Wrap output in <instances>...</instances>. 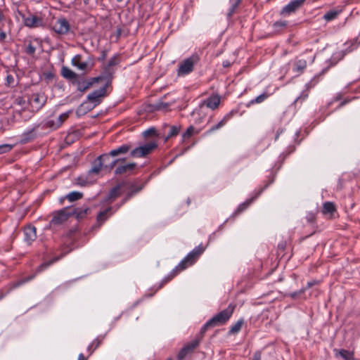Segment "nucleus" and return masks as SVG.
I'll return each instance as SVG.
<instances>
[{
  "label": "nucleus",
  "mask_w": 360,
  "mask_h": 360,
  "mask_svg": "<svg viewBox=\"0 0 360 360\" xmlns=\"http://www.w3.org/2000/svg\"><path fill=\"white\" fill-rule=\"evenodd\" d=\"M24 25L30 28L44 27L45 22L41 16L29 13L28 15H21Z\"/></svg>",
  "instance_id": "obj_9"
},
{
  "label": "nucleus",
  "mask_w": 360,
  "mask_h": 360,
  "mask_svg": "<svg viewBox=\"0 0 360 360\" xmlns=\"http://www.w3.org/2000/svg\"><path fill=\"white\" fill-rule=\"evenodd\" d=\"M103 155H107L108 156V160H102L103 169H107L108 171H111L112 169H114L115 166L117 165V163L122 162V160H118L117 158H115L111 160L110 158H112V155H110V152L108 153H104Z\"/></svg>",
  "instance_id": "obj_25"
},
{
  "label": "nucleus",
  "mask_w": 360,
  "mask_h": 360,
  "mask_svg": "<svg viewBox=\"0 0 360 360\" xmlns=\"http://www.w3.org/2000/svg\"><path fill=\"white\" fill-rule=\"evenodd\" d=\"M129 199L130 198H128V195H126V196L121 201L120 204L117 206V210H118L122 205L125 204Z\"/></svg>",
  "instance_id": "obj_58"
},
{
  "label": "nucleus",
  "mask_w": 360,
  "mask_h": 360,
  "mask_svg": "<svg viewBox=\"0 0 360 360\" xmlns=\"http://www.w3.org/2000/svg\"><path fill=\"white\" fill-rule=\"evenodd\" d=\"M14 82H15V79H14V77L13 75H8L6 76V86H13Z\"/></svg>",
  "instance_id": "obj_51"
},
{
  "label": "nucleus",
  "mask_w": 360,
  "mask_h": 360,
  "mask_svg": "<svg viewBox=\"0 0 360 360\" xmlns=\"http://www.w3.org/2000/svg\"><path fill=\"white\" fill-rule=\"evenodd\" d=\"M306 0H292L287 5H285L280 11V15L282 16H288L295 13L300 9L304 4Z\"/></svg>",
  "instance_id": "obj_10"
},
{
  "label": "nucleus",
  "mask_w": 360,
  "mask_h": 360,
  "mask_svg": "<svg viewBox=\"0 0 360 360\" xmlns=\"http://www.w3.org/2000/svg\"><path fill=\"white\" fill-rule=\"evenodd\" d=\"M307 67V62L304 60H298L295 62L294 67H293V71L300 74L303 72V70Z\"/></svg>",
  "instance_id": "obj_35"
},
{
  "label": "nucleus",
  "mask_w": 360,
  "mask_h": 360,
  "mask_svg": "<svg viewBox=\"0 0 360 360\" xmlns=\"http://www.w3.org/2000/svg\"><path fill=\"white\" fill-rule=\"evenodd\" d=\"M36 48L31 44L29 43L25 48V52L30 56H33L35 53Z\"/></svg>",
  "instance_id": "obj_46"
},
{
  "label": "nucleus",
  "mask_w": 360,
  "mask_h": 360,
  "mask_svg": "<svg viewBox=\"0 0 360 360\" xmlns=\"http://www.w3.org/2000/svg\"><path fill=\"white\" fill-rule=\"evenodd\" d=\"M41 124H35L32 129L23 132L21 135L20 142L26 143L36 138L35 131L40 128Z\"/></svg>",
  "instance_id": "obj_21"
},
{
  "label": "nucleus",
  "mask_w": 360,
  "mask_h": 360,
  "mask_svg": "<svg viewBox=\"0 0 360 360\" xmlns=\"http://www.w3.org/2000/svg\"><path fill=\"white\" fill-rule=\"evenodd\" d=\"M107 88L108 86L103 85L101 89L92 91L87 96V100L94 103L95 106L100 104L102 98L106 96Z\"/></svg>",
  "instance_id": "obj_13"
},
{
  "label": "nucleus",
  "mask_w": 360,
  "mask_h": 360,
  "mask_svg": "<svg viewBox=\"0 0 360 360\" xmlns=\"http://www.w3.org/2000/svg\"><path fill=\"white\" fill-rule=\"evenodd\" d=\"M142 134H143V136L144 137H148V136H150L155 135L156 134V129L154 127L149 128V129L145 130L142 133Z\"/></svg>",
  "instance_id": "obj_47"
},
{
  "label": "nucleus",
  "mask_w": 360,
  "mask_h": 360,
  "mask_svg": "<svg viewBox=\"0 0 360 360\" xmlns=\"http://www.w3.org/2000/svg\"><path fill=\"white\" fill-rule=\"evenodd\" d=\"M306 290V288H302L300 289V290L298 291H296V292H293L292 293L290 294V296L293 298V299H295L297 297H298L300 295L304 293Z\"/></svg>",
  "instance_id": "obj_52"
},
{
  "label": "nucleus",
  "mask_w": 360,
  "mask_h": 360,
  "mask_svg": "<svg viewBox=\"0 0 360 360\" xmlns=\"http://www.w3.org/2000/svg\"><path fill=\"white\" fill-rule=\"evenodd\" d=\"M52 30L60 35H65L70 32V25L67 19L60 18L56 20L52 26Z\"/></svg>",
  "instance_id": "obj_11"
},
{
  "label": "nucleus",
  "mask_w": 360,
  "mask_h": 360,
  "mask_svg": "<svg viewBox=\"0 0 360 360\" xmlns=\"http://www.w3.org/2000/svg\"><path fill=\"white\" fill-rule=\"evenodd\" d=\"M334 352L335 353V356H338V355L341 356L344 360H354V353L348 351L347 349H334Z\"/></svg>",
  "instance_id": "obj_29"
},
{
  "label": "nucleus",
  "mask_w": 360,
  "mask_h": 360,
  "mask_svg": "<svg viewBox=\"0 0 360 360\" xmlns=\"http://www.w3.org/2000/svg\"><path fill=\"white\" fill-rule=\"evenodd\" d=\"M129 199L130 198H128V195H126V196L121 201L120 204L117 206V210H118L122 205L125 204Z\"/></svg>",
  "instance_id": "obj_59"
},
{
  "label": "nucleus",
  "mask_w": 360,
  "mask_h": 360,
  "mask_svg": "<svg viewBox=\"0 0 360 360\" xmlns=\"http://www.w3.org/2000/svg\"><path fill=\"white\" fill-rule=\"evenodd\" d=\"M273 26L275 29L283 28L287 26V22L285 20H278L275 22Z\"/></svg>",
  "instance_id": "obj_49"
},
{
  "label": "nucleus",
  "mask_w": 360,
  "mask_h": 360,
  "mask_svg": "<svg viewBox=\"0 0 360 360\" xmlns=\"http://www.w3.org/2000/svg\"><path fill=\"white\" fill-rule=\"evenodd\" d=\"M37 238V230L34 226H28L24 229V240L30 245Z\"/></svg>",
  "instance_id": "obj_20"
},
{
  "label": "nucleus",
  "mask_w": 360,
  "mask_h": 360,
  "mask_svg": "<svg viewBox=\"0 0 360 360\" xmlns=\"http://www.w3.org/2000/svg\"><path fill=\"white\" fill-rule=\"evenodd\" d=\"M68 117H69V112H64V113L61 114L60 115H59L58 117H57L56 120L58 125H59V127H60L63 124V123L64 122V121L68 119Z\"/></svg>",
  "instance_id": "obj_42"
},
{
  "label": "nucleus",
  "mask_w": 360,
  "mask_h": 360,
  "mask_svg": "<svg viewBox=\"0 0 360 360\" xmlns=\"http://www.w3.org/2000/svg\"><path fill=\"white\" fill-rule=\"evenodd\" d=\"M89 207L84 205L82 207L74 208L71 214H74L77 219H82L89 213Z\"/></svg>",
  "instance_id": "obj_24"
},
{
  "label": "nucleus",
  "mask_w": 360,
  "mask_h": 360,
  "mask_svg": "<svg viewBox=\"0 0 360 360\" xmlns=\"http://www.w3.org/2000/svg\"><path fill=\"white\" fill-rule=\"evenodd\" d=\"M243 323H244V319L243 318L238 320L235 323H233L230 327L229 330V335L237 334L240 330Z\"/></svg>",
  "instance_id": "obj_31"
},
{
  "label": "nucleus",
  "mask_w": 360,
  "mask_h": 360,
  "mask_svg": "<svg viewBox=\"0 0 360 360\" xmlns=\"http://www.w3.org/2000/svg\"><path fill=\"white\" fill-rule=\"evenodd\" d=\"M120 63L119 55L113 56L105 65L110 68H114L116 65Z\"/></svg>",
  "instance_id": "obj_40"
},
{
  "label": "nucleus",
  "mask_w": 360,
  "mask_h": 360,
  "mask_svg": "<svg viewBox=\"0 0 360 360\" xmlns=\"http://www.w3.org/2000/svg\"><path fill=\"white\" fill-rule=\"evenodd\" d=\"M252 360H261V352L259 351L256 352L253 355Z\"/></svg>",
  "instance_id": "obj_60"
},
{
  "label": "nucleus",
  "mask_w": 360,
  "mask_h": 360,
  "mask_svg": "<svg viewBox=\"0 0 360 360\" xmlns=\"http://www.w3.org/2000/svg\"><path fill=\"white\" fill-rule=\"evenodd\" d=\"M127 195H128V198H131L134 195H136V191H134L130 188V191L127 193Z\"/></svg>",
  "instance_id": "obj_63"
},
{
  "label": "nucleus",
  "mask_w": 360,
  "mask_h": 360,
  "mask_svg": "<svg viewBox=\"0 0 360 360\" xmlns=\"http://www.w3.org/2000/svg\"><path fill=\"white\" fill-rule=\"evenodd\" d=\"M194 129H195L193 126H190L189 127H188L186 131L183 134V138L186 139V138H189L190 136H191L194 133Z\"/></svg>",
  "instance_id": "obj_48"
},
{
  "label": "nucleus",
  "mask_w": 360,
  "mask_h": 360,
  "mask_svg": "<svg viewBox=\"0 0 360 360\" xmlns=\"http://www.w3.org/2000/svg\"><path fill=\"white\" fill-rule=\"evenodd\" d=\"M103 339H104V337L98 336L94 340H93L92 343L94 345V348H93L91 352H94V351L96 350L100 346V345L102 343Z\"/></svg>",
  "instance_id": "obj_45"
},
{
  "label": "nucleus",
  "mask_w": 360,
  "mask_h": 360,
  "mask_svg": "<svg viewBox=\"0 0 360 360\" xmlns=\"http://www.w3.org/2000/svg\"><path fill=\"white\" fill-rule=\"evenodd\" d=\"M81 59L82 56L80 55H76L72 59V65L77 67L79 70H86L87 69L91 70L92 68L93 65L89 68L88 63L86 62L81 61Z\"/></svg>",
  "instance_id": "obj_26"
},
{
  "label": "nucleus",
  "mask_w": 360,
  "mask_h": 360,
  "mask_svg": "<svg viewBox=\"0 0 360 360\" xmlns=\"http://www.w3.org/2000/svg\"><path fill=\"white\" fill-rule=\"evenodd\" d=\"M27 105L32 112H38L46 103L47 97L43 93H33L27 95Z\"/></svg>",
  "instance_id": "obj_3"
},
{
  "label": "nucleus",
  "mask_w": 360,
  "mask_h": 360,
  "mask_svg": "<svg viewBox=\"0 0 360 360\" xmlns=\"http://www.w3.org/2000/svg\"><path fill=\"white\" fill-rule=\"evenodd\" d=\"M285 246H286V243L283 241L281 243H280L278 245V248L279 250H283L285 248Z\"/></svg>",
  "instance_id": "obj_62"
},
{
  "label": "nucleus",
  "mask_w": 360,
  "mask_h": 360,
  "mask_svg": "<svg viewBox=\"0 0 360 360\" xmlns=\"http://www.w3.org/2000/svg\"><path fill=\"white\" fill-rule=\"evenodd\" d=\"M78 74L70 70L69 68L63 66L61 68V75L69 80L70 82L77 77Z\"/></svg>",
  "instance_id": "obj_30"
},
{
  "label": "nucleus",
  "mask_w": 360,
  "mask_h": 360,
  "mask_svg": "<svg viewBox=\"0 0 360 360\" xmlns=\"http://www.w3.org/2000/svg\"><path fill=\"white\" fill-rule=\"evenodd\" d=\"M108 156L107 155H99L92 163V167L89 169V174H98L101 170L103 168V165L102 164V160H108Z\"/></svg>",
  "instance_id": "obj_18"
},
{
  "label": "nucleus",
  "mask_w": 360,
  "mask_h": 360,
  "mask_svg": "<svg viewBox=\"0 0 360 360\" xmlns=\"http://www.w3.org/2000/svg\"><path fill=\"white\" fill-rule=\"evenodd\" d=\"M13 148V145H11V144L6 143V144L0 145V155L11 151Z\"/></svg>",
  "instance_id": "obj_43"
},
{
  "label": "nucleus",
  "mask_w": 360,
  "mask_h": 360,
  "mask_svg": "<svg viewBox=\"0 0 360 360\" xmlns=\"http://www.w3.org/2000/svg\"><path fill=\"white\" fill-rule=\"evenodd\" d=\"M157 147V141H151L132 149L130 152V155L132 158H144L151 153Z\"/></svg>",
  "instance_id": "obj_4"
},
{
  "label": "nucleus",
  "mask_w": 360,
  "mask_h": 360,
  "mask_svg": "<svg viewBox=\"0 0 360 360\" xmlns=\"http://www.w3.org/2000/svg\"><path fill=\"white\" fill-rule=\"evenodd\" d=\"M342 98V94L341 93H338L337 94L334 98H333L332 100V102H336V101H338L340 100H341Z\"/></svg>",
  "instance_id": "obj_57"
},
{
  "label": "nucleus",
  "mask_w": 360,
  "mask_h": 360,
  "mask_svg": "<svg viewBox=\"0 0 360 360\" xmlns=\"http://www.w3.org/2000/svg\"><path fill=\"white\" fill-rule=\"evenodd\" d=\"M231 7L229 10V12L227 13V18L228 19H231L233 15L234 14L236 9L238 6V5L240 4L241 0H229Z\"/></svg>",
  "instance_id": "obj_37"
},
{
  "label": "nucleus",
  "mask_w": 360,
  "mask_h": 360,
  "mask_svg": "<svg viewBox=\"0 0 360 360\" xmlns=\"http://www.w3.org/2000/svg\"><path fill=\"white\" fill-rule=\"evenodd\" d=\"M64 256L63 254H62L60 256L55 257L53 259H51L49 261L45 262L40 264L36 269L35 274H39L46 269L49 266H50L51 264L55 263L56 262L58 261L60 259H61Z\"/></svg>",
  "instance_id": "obj_28"
},
{
  "label": "nucleus",
  "mask_w": 360,
  "mask_h": 360,
  "mask_svg": "<svg viewBox=\"0 0 360 360\" xmlns=\"http://www.w3.org/2000/svg\"><path fill=\"white\" fill-rule=\"evenodd\" d=\"M168 106H169V104L167 103L160 102L157 104L156 109L164 110V109H167L168 108Z\"/></svg>",
  "instance_id": "obj_53"
},
{
  "label": "nucleus",
  "mask_w": 360,
  "mask_h": 360,
  "mask_svg": "<svg viewBox=\"0 0 360 360\" xmlns=\"http://www.w3.org/2000/svg\"><path fill=\"white\" fill-rule=\"evenodd\" d=\"M14 104L25 108L27 104V100H25L22 96H18L15 98Z\"/></svg>",
  "instance_id": "obj_41"
},
{
  "label": "nucleus",
  "mask_w": 360,
  "mask_h": 360,
  "mask_svg": "<svg viewBox=\"0 0 360 360\" xmlns=\"http://www.w3.org/2000/svg\"><path fill=\"white\" fill-rule=\"evenodd\" d=\"M203 336L204 334H201V331L200 330L199 334L197 335L195 339L186 344L181 348L177 355V359L179 360H184L188 355L192 354L194 349L199 345L203 338Z\"/></svg>",
  "instance_id": "obj_5"
},
{
  "label": "nucleus",
  "mask_w": 360,
  "mask_h": 360,
  "mask_svg": "<svg viewBox=\"0 0 360 360\" xmlns=\"http://www.w3.org/2000/svg\"><path fill=\"white\" fill-rule=\"evenodd\" d=\"M235 308L236 304H229L225 309L216 314L201 327V334H205L211 328L225 325L232 316Z\"/></svg>",
  "instance_id": "obj_2"
},
{
  "label": "nucleus",
  "mask_w": 360,
  "mask_h": 360,
  "mask_svg": "<svg viewBox=\"0 0 360 360\" xmlns=\"http://www.w3.org/2000/svg\"><path fill=\"white\" fill-rule=\"evenodd\" d=\"M316 213L314 212H309L306 215L307 221L310 224H314L316 221Z\"/></svg>",
  "instance_id": "obj_44"
},
{
  "label": "nucleus",
  "mask_w": 360,
  "mask_h": 360,
  "mask_svg": "<svg viewBox=\"0 0 360 360\" xmlns=\"http://www.w3.org/2000/svg\"><path fill=\"white\" fill-rule=\"evenodd\" d=\"M77 360H87L82 353L79 354Z\"/></svg>",
  "instance_id": "obj_64"
},
{
  "label": "nucleus",
  "mask_w": 360,
  "mask_h": 360,
  "mask_svg": "<svg viewBox=\"0 0 360 360\" xmlns=\"http://www.w3.org/2000/svg\"><path fill=\"white\" fill-rule=\"evenodd\" d=\"M221 97L218 94L212 95L203 101L202 105L212 110H215L220 104Z\"/></svg>",
  "instance_id": "obj_19"
},
{
  "label": "nucleus",
  "mask_w": 360,
  "mask_h": 360,
  "mask_svg": "<svg viewBox=\"0 0 360 360\" xmlns=\"http://www.w3.org/2000/svg\"><path fill=\"white\" fill-rule=\"evenodd\" d=\"M180 131V127L173 125L169 128V131L167 135V139L171 138L172 136H176Z\"/></svg>",
  "instance_id": "obj_39"
},
{
  "label": "nucleus",
  "mask_w": 360,
  "mask_h": 360,
  "mask_svg": "<svg viewBox=\"0 0 360 360\" xmlns=\"http://www.w3.org/2000/svg\"><path fill=\"white\" fill-rule=\"evenodd\" d=\"M83 197V193L79 191H72L67 194L64 198L68 199L70 202H74L81 199Z\"/></svg>",
  "instance_id": "obj_36"
},
{
  "label": "nucleus",
  "mask_w": 360,
  "mask_h": 360,
  "mask_svg": "<svg viewBox=\"0 0 360 360\" xmlns=\"http://www.w3.org/2000/svg\"><path fill=\"white\" fill-rule=\"evenodd\" d=\"M340 13L341 10H330L324 14L323 18L329 22L335 19Z\"/></svg>",
  "instance_id": "obj_33"
},
{
  "label": "nucleus",
  "mask_w": 360,
  "mask_h": 360,
  "mask_svg": "<svg viewBox=\"0 0 360 360\" xmlns=\"http://www.w3.org/2000/svg\"><path fill=\"white\" fill-rule=\"evenodd\" d=\"M6 38V34L4 31L0 29V42H4Z\"/></svg>",
  "instance_id": "obj_55"
},
{
  "label": "nucleus",
  "mask_w": 360,
  "mask_h": 360,
  "mask_svg": "<svg viewBox=\"0 0 360 360\" xmlns=\"http://www.w3.org/2000/svg\"><path fill=\"white\" fill-rule=\"evenodd\" d=\"M350 101V99H348V98H346L345 99L344 101H342L340 104L338 106L337 108H340L341 107L344 106L345 104L349 103Z\"/></svg>",
  "instance_id": "obj_61"
},
{
  "label": "nucleus",
  "mask_w": 360,
  "mask_h": 360,
  "mask_svg": "<svg viewBox=\"0 0 360 360\" xmlns=\"http://www.w3.org/2000/svg\"><path fill=\"white\" fill-rule=\"evenodd\" d=\"M318 282L315 280H313V281H309L307 282V286H306V290L308 289V288H311L312 286H314V285L317 284Z\"/></svg>",
  "instance_id": "obj_56"
},
{
  "label": "nucleus",
  "mask_w": 360,
  "mask_h": 360,
  "mask_svg": "<svg viewBox=\"0 0 360 360\" xmlns=\"http://www.w3.org/2000/svg\"><path fill=\"white\" fill-rule=\"evenodd\" d=\"M98 83V78L91 77L86 79L84 75H77L71 84L77 87V90L84 92L91 88L94 84Z\"/></svg>",
  "instance_id": "obj_6"
},
{
  "label": "nucleus",
  "mask_w": 360,
  "mask_h": 360,
  "mask_svg": "<svg viewBox=\"0 0 360 360\" xmlns=\"http://www.w3.org/2000/svg\"><path fill=\"white\" fill-rule=\"evenodd\" d=\"M76 184L80 186H85L87 184V180L84 176H79L76 179Z\"/></svg>",
  "instance_id": "obj_50"
},
{
  "label": "nucleus",
  "mask_w": 360,
  "mask_h": 360,
  "mask_svg": "<svg viewBox=\"0 0 360 360\" xmlns=\"http://www.w3.org/2000/svg\"><path fill=\"white\" fill-rule=\"evenodd\" d=\"M274 181V176H272L271 178V179L269 180V181L267 184H266L264 187L261 188L257 191V193L255 194V195L254 197H252L251 198L246 200L244 202L239 205L238 207H237L236 210L235 211L234 214H236V215L239 214L242 212H243L245 209H247L248 207V206L252 203V202L255 198H257L262 193V191L269 186V184L273 183Z\"/></svg>",
  "instance_id": "obj_12"
},
{
  "label": "nucleus",
  "mask_w": 360,
  "mask_h": 360,
  "mask_svg": "<svg viewBox=\"0 0 360 360\" xmlns=\"http://www.w3.org/2000/svg\"><path fill=\"white\" fill-rule=\"evenodd\" d=\"M122 160V162L115 166L114 173L115 175H129L135 169L136 164L135 162H126L125 158H117Z\"/></svg>",
  "instance_id": "obj_8"
},
{
  "label": "nucleus",
  "mask_w": 360,
  "mask_h": 360,
  "mask_svg": "<svg viewBox=\"0 0 360 360\" xmlns=\"http://www.w3.org/2000/svg\"><path fill=\"white\" fill-rule=\"evenodd\" d=\"M112 207H109L104 210L100 212L96 217V224L94 226V228L99 229L106 221L107 219L112 215L113 212H112Z\"/></svg>",
  "instance_id": "obj_16"
},
{
  "label": "nucleus",
  "mask_w": 360,
  "mask_h": 360,
  "mask_svg": "<svg viewBox=\"0 0 360 360\" xmlns=\"http://www.w3.org/2000/svg\"><path fill=\"white\" fill-rule=\"evenodd\" d=\"M126 184L125 182H122L117 184L115 186L112 188L107 196V200L110 201V202H113L117 197H119L121 193V188Z\"/></svg>",
  "instance_id": "obj_22"
},
{
  "label": "nucleus",
  "mask_w": 360,
  "mask_h": 360,
  "mask_svg": "<svg viewBox=\"0 0 360 360\" xmlns=\"http://www.w3.org/2000/svg\"><path fill=\"white\" fill-rule=\"evenodd\" d=\"M204 251L205 248L200 244L188 252L178 265L162 278L160 283L159 288H161L164 285L172 281L181 271L193 265Z\"/></svg>",
  "instance_id": "obj_1"
},
{
  "label": "nucleus",
  "mask_w": 360,
  "mask_h": 360,
  "mask_svg": "<svg viewBox=\"0 0 360 360\" xmlns=\"http://www.w3.org/2000/svg\"><path fill=\"white\" fill-rule=\"evenodd\" d=\"M313 80L306 84V89L302 91L300 96H298L294 101V104L296 105L299 102L302 103L304 101H305L309 96V90L314 86V84H312Z\"/></svg>",
  "instance_id": "obj_27"
},
{
  "label": "nucleus",
  "mask_w": 360,
  "mask_h": 360,
  "mask_svg": "<svg viewBox=\"0 0 360 360\" xmlns=\"http://www.w3.org/2000/svg\"><path fill=\"white\" fill-rule=\"evenodd\" d=\"M131 150V144H122L119 147L112 149L110 151V155H112V158H115L120 155L127 154L129 151Z\"/></svg>",
  "instance_id": "obj_23"
},
{
  "label": "nucleus",
  "mask_w": 360,
  "mask_h": 360,
  "mask_svg": "<svg viewBox=\"0 0 360 360\" xmlns=\"http://www.w3.org/2000/svg\"><path fill=\"white\" fill-rule=\"evenodd\" d=\"M200 60L199 56L193 54L188 58L184 60L179 65L178 75H186L193 70V67Z\"/></svg>",
  "instance_id": "obj_7"
},
{
  "label": "nucleus",
  "mask_w": 360,
  "mask_h": 360,
  "mask_svg": "<svg viewBox=\"0 0 360 360\" xmlns=\"http://www.w3.org/2000/svg\"><path fill=\"white\" fill-rule=\"evenodd\" d=\"M143 186H137L135 184L131 185L130 188L132 189V191H136V194L138 193L139 191H141L143 189Z\"/></svg>",
  "instance_id": "obj_54"
},
{
  "label": "nucleus",
  "mask_w": 360,
  "mask_h": 360,
  "mask_svg": "<svg viewBox=\"0 0 360 360\" xmlns=\"http://www.w3.org/2000/svg\"><path fill=\"white\" fill-rule=\"evenodd\" d=\"M39 124H41L40 128H41V129L49 128V129L53 130V129H56L58 127H60L59 125H58L56 120H46V121L40 123Z\"/></svg>",
  "instance_id": "obj_32"
},
{
  "label": "nucleus",
  "mask_w": 360,
  "mask_h": 360,
  "mask_svg": "<svg viewBox=\"0 0 360 360\" xmlns=\"http://www.w3.org/2000/svg\"><path fill=\"white\" fill-rule=\"evenodd\" d=\"M335 212V206L332 202H325L323 205L322 212L323 214H333Z\"/></svg>",
  "instance_id": "obj_34"
},
{
  "label": "nucleus",
  "mask_w": 360,
  "mask_h": 360,
  "mask_svg": "<svg viewBox=\"0 0 360 360\" xmlns=\"http://www.w3.org/2000/svg\"><path fill=\"white\" fill-rule=\"evenodd\" d=\"M269 97V94L267 93H263L258 96H257L255 98L252 99L249 103L247 105V106H250V105H253L255 103H262L264 101H265Z\"/></svg>",
  "instance_id": "obj_38"
},
{
  "label": "nucleus",
  "mask_w": 360,
  "mask_h": 360,
  "mask_svg": "<svg viewBox=\"0 0 360 360\" xmlns=\"http://www.w3.org/2000/svg\"><path fill=\"white\" fill-rule=\"evenodd\" d=\"M71 213L67 212L66 208L60 210L53 214V218L50 221L51 225L58 226L68 220Z\"/></svg>",
  "instance_id": "obj_14"
},
{
  "label": "nucleus",
  "mask_w": 360,
  "mask_h": 360,
  "mask_svg": "<svg viewBox=\"0 0 360 360\" xmlns=\"http://www.w3.org/2000/svg\"><path fill=\"white\" fill-rule=\"evenodd\" d=\"M237 113V111L231 110L229 113H227L221 121H219L217 124L213 125L209 130L206 131V134H210L214 132L216 130H218L225 126L229 120H230L234 114Z\"/></svg>",
  "instance_id": "obj_17"
},
{
  "label": "nucleus",
  "mask_w": 360,
  "mask_h": 360,
  "mask_svg": "<svg viewBox=\"0 0 360 360\" xmlns=\"http://www.w3.org/2000/svg\"><path fill=\"white\" fill-rule=\"evenodd\" d=\"M115 72V70L114 68L105 65L101 75L98 77H95L94 78H98V83L101 81H105V83L104 85L105 86H108L112 82Z\"/></svg>",
  "instance_id": "obj_15"
}]
</instances>
